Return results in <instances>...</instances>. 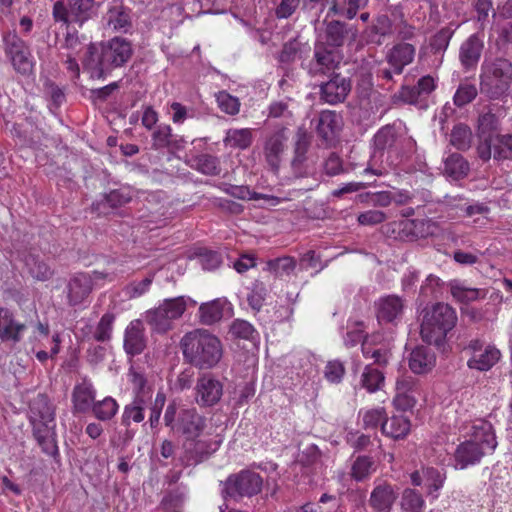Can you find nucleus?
Masks as SVG:
<instances>
[{
  "instance_id": "obj_1",
  "label": "nucleus",
  "mask_w": 512,
  "mask_h": 512,
  "mask_svg": "<svg viewBox=\"0 0 512 512\" xmlns=\"http://www.w3.org/2000/svg\"><path fill=\"white\" fill-rule=\"evenodd\" d=\"M133 52L131 42L122 37H114L99 45L90 44L83 61L84 67L92 78L101 79L114 69L123 67Z\"/></svg>"
},
{
  "instance_id": "obj_2",
  "label": "nucleus",
  "mask_w": 512,
  "mask_h": 512,
  "mask_svg": "<svg viewBox=\"0 0 512 512\" xmlns=\"http://www.w3.org/2000/svg\"><path fill=\"white\" fill-rule=\"evenodd\" d=\"M184 359L199 369H210L222 358L223 347L220 339L205 329L186 333L181 341Z\"/></svg>"
},
{
  "instance_id": "obj_3",
  "label": "nucleus",
  "mask_w": 512,
  "mask_h": 512,
  "mask_svg": "<svg viewBox=\"0 0 512 512\" xmlns=\"http://www.w3.org/2000/svg\"><path fill=\"white\" fill-rule=\"evenodd\" d=\"M29 419L33 435L42 451L50 456L58 454L55 432V407L45 394H38L29 404Z\"/></svg>"
},
{
  "instance_id": "obj_4",
  "label": "nucleus",
  "mask_w": 512,
  "mask_h": 512,
  "mask_svg": "<svg viewBox=\"0 0 512 512\" xmlns=\"http://www.w3.org/2000/svg\"><path fill=\"white\" fill-rule=\"evenodd\" d=\"M512 85V61L503 56L485 58L479 74L480 93L490 100L508 95Z\"/></svg>"
},
{
  "instance_id": "obj_5",
  "label": "nucleus",
  "mask_w": 512,
  "mask_h": 512,
  "mask_svg": "<svg viewBox=\"0 0 512 512\" xmlns=\"http://www.w3.org/2000/svg\"><path fill=\"white\" fill-rule=\"evenodd\" d=\"M497 446L491 423L477 420L472 425L470 439L458 445L454 457L461 469L478 463L485 455V450L494 451Z\"/></svg>"
},
{
  "instance_id": "obj_6",
  "label": "nucleus",
  "mask_w": 512,
  "mask_h": 512,
  "mask_svg": "<svg viewBox=\"0 0 512 512\" xmlns=\"http://www.w3.org/2000/svg\"><path fill=\"white\" fill-rule=\"evenodd\" d=\"M456 322L455 310L448 304L437 303L423 315L421 337L427 344L442 349L448 332L455 327Z\"/></svg>"
},
{
  "instance_id": "obj_7",
  "label": "nucleus",
  "mask_w": 512,
  "mask_h": 512,
  "mask_svg": "<svg viewBox=\"0 0 512 512\" xmlns=\"http://www.w3.org/2000/svg\"><path fill=\"white\" fill-rule=\"evenodd\" d=\"M188 302L196 304L183 296L165 299L158 307L146 311L144 320L154 332L164 334L173 329L174 322L186 311Z\"/></svg>"
},
{
  "instance_id": "obj_8",
  "label": "nucleus",
  "mask_w": 512,
  "mask_h": 512,
  "mask_svg": "<svg viewBox=\"0 0 512 512\" xmlns=\"http://www.w3.org/2000/svg\"><path fill=\"white\" fill-rule=\"evenodd\" d=\"M262 487V477L258 473L246 469L230 475L224 483L222 493L224 497L239 499L257 495L261 492Z\"/></svg>"
},
{
  "instance_id": "obj_9",
  "label": "nucleus",
  "mask_w": 512,
  "mask_h": 512,
  "mask_svg": "<svg viewBox=\"0 0 512 512\" xmlns=\"http://www.w3.org/2000/svg\"><path fill=\"white\" fill-rule=\"evenodd\" d=\"M374 147L377 151L390 150L399 145L412 152L416 149V141L407 136V128L400 120L380 128L374 135Z\"/></svg>"
},
{
  "instance_id": "obj_10",
  "label": "nucleus",
  "mask_w": 512,
  "mask_h": 512,
  "mask_svg": "<svg viewBox=\"0 0 512 512\" xmlns=\"http://www.w3.org/2000/svg\"><path fill=\"white\" fill-rule=\"evenodd\" d=\"M310 145V134L303 126L298 127L294 143V156L291 160L292 173L296 178H307L316 173L314 161L307 156Z\"/></svg>"
},
{
  "instance_id": "obj_11",
  "label": "nucleus",
  "mask_w": 512,
  "mask_h": 512,
  "mask_svg": "<svg viewBox=\"0 0 512 512\" xmlns=\"http://www.w3.org/2000/svg\"><path fill=\"white\" fill-rule=\"evenodd\" d=\"M221 444V440L192 438L185 439L182 444L180 460L185 466H196L206 461L215 453Z\"/></svg>"
},
{
  "instance_id": "obj_12",
  "label": "nucleus",
  "mask_w": 512,
  "mask_h": 512,
  "mask_svg": "<svg viewBox=\"0 0 512 512\" xmlns=\"http://www.w3.org/2000/svg\"><path fill=\"white\" fill-rule=\"evenodd\" d=\"M352 89L350 77L333 72L327 81L319 85V98L324 103L336 105L343 103Z\"/></svg>"
},
{
  "instance_id": "obj_13",
  "label": "nucleus",
  "mask_w": 512,
  "mask_h": 512,
  "mask_svg": "<svg viewBox=\"0 0 512 512\" xmlns=\"http://www.w3.org/2000/svg\"><path fill=\"white\" fill-rule=\"evenodd\" d=\"M340 64L338 53L329 49L324 43L316 44L313 58L307 66V72L311 77L330 75L335 72Z\"/></svg>"
},
{
  "instance_id": "obj_14",
  "label": "nucleus",
  "mask_w": 512,
  "mask_h": 512,
  "mask_svg": "<svg viewBox=\"0 0 512 512\" xmlns=\"http://www.w3.org/2000/svg\"><path fill=\"white\" fill-rule=\"evenodd\" d=\"M206 428V418L195 409L182 410L172 426V430L185 436V439L198 438Z\"/></svg>"
},
{
  "instance_id": "obj_15",
  "label": "nucleus",
  "mask_w": 512,
  "mask_h": 512,
  "mask_svg": "<svg viewBox=\"0 0 512 512\" xmlns=\"http://www.w3.org/2000/svg\"><path fill=\"white\" fill-rule=\"evenodd\" d=\"M195 400L202 407L217 404L223 395L222 383L211 375H204L197 380Z\"/></svg>"
},
{
  "instance_id": "obj_16",
  "label": "nucleus",
  "mask_w": 512,
  "mask_h": 512,
  "mask_svg": "<svg viewBox=\"0 0 512 512\" xmlns=\"http://www.w3.org/2000/svg\"><path fill=\"white\" fill-rule=\"evenodd\" d=\"M341 128L342 118L335 111L324 110L319 114L316 133L325 146L336 143Z\"/></svg>"
},
{
  "instance_id": "obj_17",
  "label": "nucleus",
  "mask_w": 512,
  "mask_h": 512,
  "mask_svg": "<svg viewBox=\"0 0 512 512\" xmlns=\"http://www.w3.org/2000/svg\"><path fill=\"white\" fill-rule=\"evenodd\" d=\"M436 88L435 81L430 75L421 77L414 86H402L398 98L407 104H420Z\"/></svg>"
},
{
  "instance_id": "obj_18",
  "label": "nucleus",
  "mask_w": 512,
  "mask_h": 512,
  "mask_svg": "<svg viewBox=\"0 0 512 512\" xmlns=\"http://www.w3.org/2000/svg\"><path fill=\"white\" fill-rule=\"evenodd\" d=\"M484 49L483 40L477 35L469 36L459 48V60L464 70L476 68Z\"/></svg>"
},
{
  "instance_id": "obj_19",
  "label": "nucleus",
  "mask_w": 512,
  "mask_h": 512,
  "mask_svg": "<svg viewBox=\"0 0 512 512\" xmlns=\"http://www.w3.org/2000/svg\"><path fill=\"white\" fill-rule=\"evenodd\" d=\"M287 141L286 128H281L274 132L266 141L264 154L268 165L274 172L280 168L282 154L285 150Z\"/></svg>"
},
{
  "instance_id": "obj_20",
  "label": "nucleus",
  "mask_w": 512,
  "mask_h": 512,
  "mask_svg": "<svg viewBox=\"0 0 512 512\" xmlns=\"http://www.w3.org/2000/svg\"><path fill=\"white\" fill-rule=\"evenodd\" d=\"M397 497L398 493L394 487L383 482L372 490L369 505L375 512H390Z\"/></svg>"
},
{
  "instance_id": "obj_21",
  "label": "nucleus",
  "mask_w": 512,
  "mask_h": 512,
  "mask_svg": "<svg viewBox=\"0 0 512 512\" xmlns=\"http://www.w3.org/2000/svg\"><path fill=\"white\" fill-rule=\"evenodd\" d=\"M146 347L144 328L141 320L132 321L125 330L124 349L128 355L141 354Z\"/></svg>"
},
{
  "instance_id": "obj_22",
  "label": "nucleus",
  "mask_w": 512,
  "mask_h": 512,
  "mask_svg": "<svg viewBox=\"0 0 512 512\" xmlns=\"http://www.w3.org/2000/svg\"><path fill=\"white\" fill-rule=\"evenodd\" d=\"M67 288L68 302L71 306H75L82 303L88 297L92 291L93 282L88 274L79 273L71 278Z\"/></svg>"
},
{
  "instance_id": "obj_23",
  "label": "nucleus",
  "mask_w": 512,
  "mask_h": 512,
  "mask_svg": "<svg viewBox=\"0 0 512 512\" xmlns=\"http://www.w3.org/2000/svg\"><path fill=\"white\" fill-rule=\"evenodd\" d=\"M416 49L409 43H398L394 45L387 54V61L392 66L395 74L400 75L405 66L412 63Z\"/></svg>"
},
{
  "instance_id": "obj_24",
  "label": "nucleus",
  "mask_w": 512,
  "mask_h": 512,
  "mask_svg": "<svg viewBox=\"0 0 512 512\" xmlns=\"http://www.w3.org/2000/svg\"><path fill=\"white\" fill-rule=\"evenodd\" d=\"M26 328L25 324L18 323L13 313L7 308H0V339L3 342L17 343L21 340V332Z\"/></svg>"
},
{
  "instance_id": "obj_25",
  "label": "nucleus",
  "mask_w": 512,
  "mask_h": 512,
  "mask_svg": "<svg viewBox=\"0 0 512 512\" xmlns=\"http://www.w3.org/2000/svg\"><path fill=\"white\" fill-rule=\"evenodd\" d=\"M349 36L354 39L356 30L349 27L346 23L338 20H332L326 23L325 38L328 46L341 47Z\"/></svg>"
},
{
  "instance_id": "obj_26",
  "label": "nucleus",
  "mask_w": 512,
  "mask_h": 512,
  "mask_svg": "<svg viewBox=\"0 0 512 512\" xmlns=\"http://www.w3.org/2000/svg\"><path fill=\"white\" fill-rule=\"evenodd\" d=\"M436 362V357L431 348L427 346H418L409 357V367L416 374L429 372Z\"/></svg>"
},
{
  "instance_id": "obj_27",
  "label": "nucleus",
  "mask_w": 512,
  "mask_h": 512,
  "mask_svg": "<svg viewBox=\"0 0 512 512\" xmlns=\"http://www.w3.org/2000/svg\"><path fill=\"white\" fill-rule=\"evenodd\" d=\"M377 307V319L380 323L393 322L403 311V301L400 297L390 295L381 298L376 304Z\"/></svg>"
},
{
  "instance_id": "obj_28",
  "label": "nucleus",
  "mask_w": 512,
  "mask_h": 512,
  "mask_svg": "<svg viewBox=\"0 0 512 512\" xmlns=\"http://www.w3.org/2000/svg\"><path fill=\"white\" fill-rule=\"evenodd\" d=\"M226 304L227 300L225 298L202 303L199 307V322L206 326L219 322L223 317V309Z\"/></svg>"
},
{
  "instance_id": "obj_29",
  "label": "nucleus",
  "mask_w": 512,
  "mask_h": 512,
  "mask_svg": "<svg viewBox=\"0 0 512 512\" xmlns=\"http://www.w3.org/2000/svg\"><path fill=\"white\" fill-rule=\"evenodd\" d=\"M470 165L459 153H452L444 160V174L453 180H460L469 174Z\"/></svg>"
},
{
  "instance_id": "obj_30",
  "label": "nucleus",
  "mask_w": 512,
  "mask_h": 512,
  "mask_svg": "<svg viewBox=\"0 0 512 512\" xmlns=\"http://www.w3.org/2000/svg\"><path fill=\"white\" fill-rule=\"evenodd\" d=\"M500 351L495 347L488 346L483 352L474 354L468 360V367L479 371H488L500 359Z\"/></svg>"
},
{
  "instance_id": "obj_31",
  "label": "nucleus",
  "mask_w": 512,
  "mask_h": 512,
  "mask_svg": "<svg viewBox=\"0 0 512 512\" xmlns=\"http://www.w3.org/2000/svg\"><path fill=\"white\" fill-rule=\"evenodd\" d=\"M410 430V422L404 416H393L382 422V432L393 439L405 437Z\"/></svg>"
},
{
  "instance_id": "obj_32",
  "label": "nucleus",
  "mask_w": 512,
  "mask_h": 512,
  "mask_svg": "<svg viewBox=\"0 0 512 512\" xmlns=\"http://www.w3.org/2000/svg\"><path fill=\"white\" fill-rule=\"evenodd\" d=\"M23 261L28 273L36 280L46 281L53 275L51 268L38 255L28 253Z\"/></svg>"
},
{
  "instance_id": "obj_33",
  "label": "nucleus",
  "mask_w": 512,
  "mask_h": 512,
  "mask_svg": "<svg viewBox=\"0 0 512 512\" xmlns=\"http://www.w3.org/2000/svg\"><path fill=\"white\" fill-rule=\"evenodd\" d=\"M473 134L470 127L464 123L454 125L451 130L449 143L459 151H466L472 145Z\"/></svg>"
},
{
  "instance_id": "obj_34",
  "label": "nucleus",
  "mask_w": 512,
  "mask_h": 512,
  "mask_svg": "<svg viewBox=\"0 0 512 512\" xmlns=\"http://www.w3.org/2000/svg\"><path fill=\"white\" fill-rule=\"evenodd\" d=\"M145 400L142 395H136L134 400L124 407L122 424L129 426L131 422L140 423L144 419Z\"/></svg>"
},
{
  "instance_id": "obj_35",
  "label": "nucleus",
  "mask_w": 512,
  "mask_h": 512,
  "mask_svg": "<svg viewBox=\"0 0 512 512\" xmlns=\"http://www.w3.org/2000/svg\"><path fill=\"white\" fill-rule=\"evenodd\" d=\"M224 143L231 148L246 149L252 143V132L248 128L229 129L224 138Z\"/></svg>"
},
{
  "instance_id": "obj_36",
  "label": "nucleus",
  "mask_w": 512,
  "mask_h": 512,
  "mask_svg": "<svg viewBox=\"0 0 512 512\" xmlns=\"http://www.w3.org/2000/svg\"><path fill=\"white\" fill-rule=\"evenodd\" d=\"M105 20L108 27L115 31H126L131 25L129 15L123 10L121 6L110 8L106 13Z\"/></svg>"
},
{
  "instance_id": "obj_37",
  "label": "nucleus",
  "mask_w": 512,
  "mask_h": 512,
  "mask_svg": "<svg viewBox=\"0 0 512 512\" xmlns=\"http://www.w3.org/2000/svg\"><path fill=\"white\" fill-rule=\"evenodd\" d=\"M117 410L118 404L111 397H106L101 401H97L92 406V411L95 417L101 421H107L113 418L117 413Z\"/></svg>"
},
{
  "instance_id": "obj_38",
  "label": "nucleus",
  "mask_w": 512,
  "mask_h": 512,
  "mask_svg": "<svg viewBox=\"0 0 512 512\" xmlns=\"http://www.w3.org/2000/svg\"><path fill=\"white\" fill-rule=\"evenodd\" d=\"M193 166L205 175H218L221 171L219 159L210 154H201L195 157Z\"/></svg>"
},
{
  "instance_id": "obj_39",
  "label": "nucleus",
  "mask_w": 512,
  "mask_h": 512,
  "mask_svg": "<svg viewBox=\"0 0 512 512\" xmlns=\"http://www.w3.org/2000/svg\"><path fill=\"white\" fill-rule=\"evenodd\" d=\"M401 507L405 512H422L424 499L416 490L407 488L402 493Z\"/></svg>"
},
{
  "instance_id": "obj_40",
  "label": "nucleus",
  "mask_w": 512,
  "mask_h": 512,
  "mask_svg": "<svg viewBox=\"0 0 512 512\" xmlns=\"http://www.w3.org/2000/svg\"><path fill=\"white\" fill-rule=\"evenodd\" d=\"M229 333L234 339L254 340L257 331L251 323L242 319H235L229 328Z\"/></svg>"
},
{
  "instance_id": "obj_41",
  "label": "nucleus",
  "mask_w": 512,
  "mask_h": 512,
  "mask_svg": "<svg viewBox=\"0 0 512 512\" xmlns=\"http://www.w3.org/2000/svg\"><path fill=\"white\" fill-rule=\"evenodd\" d=\"M493 158L495 160H512V134H497Z\"/></svg>"
},
{
  "instance_id": "obj_42",
  "label": "nucleus",
  "mask_w": 512,
  "mask_h": 512,
  "mask_svg": "<svg viewBox=\"0 0 512 512\" xmlns=\"http://www.w3.org/2000/svg\"><path fill=\"white\" fill-rule=\"evenodd\" d=\"M383 381L384 375L381 371L369 365L365 367L361 383L368 392L373 393L379 390Z\"/></svg>"
},
{
  "instance_id": "obj_43",
  "label": "nucleus",
  "mask_w": 512,
  "mask_h": 512,
  "mask_svg": "<svg viewBox=\"0 0 512 512\" xmlns=\"http://www.w3.org/2000/svg\"><path fill=\"white\" fill-rule=\"evenodd\" d=\"M296 267V261L293 257L284 256L267 262V271L273 273L275 276L282 274H290Z\"/></svg>"
},
{
  "instance_id": "obj_44",
  "label": "nucleus",
  "mask_w": 512,
  "mask_h": 512,
  "mask_svg": "<svg viewBox=\"0 0 512 512\" xmlns=\"http://www.w3.org/2000/svg\"><path fill=\"white\" fill-rule=\"evenodd\" d=\"M478 90L474 84L462 83L457 88L453 97L454 104L457 107H464L471 103L477 96Z\"/></svg>"
},
{
  "instance_id": "obj_45",
  "label": "nucleus",
  "mask_w": 512,
  "mask_h": 512,
  "mask_svg": "<svg viewBox=\"0 0 512 512\" xmlns=\"http://www.w3.org/2000/svg\"><path fill=\"white\" fill-rule=\"evenodd\" d=\"M94 400L93 392L84 386H77L73 392L74 408L78 412L87 411Z\"/></svg>"
},
{
  "instance_id": "obj_46",
  "label": "nucleus",
  "mask_w": 512,
  "mask_h": 512,
  "mask_svg": "<svg viewBox=\"0 0 512 512\" xmlns=\"http://www.w3.org/2000/svg\"><path fill=\"white\" fill-rule=\"evenodd\" d=\"M114 320L115 316L111 313H106L101 317L93 334L97 342H107L111 339Z\"/></svg>"
},
{
  "instance_id": "obj_47",
  "label": "nucleus",
  "mask_w": 512,
  "mask_h": 512,
  "mask_svg": "<svg viewBox=\"0 0 512 512\" xmlns=\"http://www.w3.org/2000/svg\"><path fill=\"white\" fill-rule=\"evenodd\" d=\"M373 465L374 462L370 457L359 456L352 465L351 476L357 481H362L369 476Z\"/></svg>"
},
{
  "instance_id": "obj_48",
  "label": "nucleus",
  "mask_w": 512,
  "mask_h": 512,
  "mask_svg": "<svg viewBox=\"0 0 512 512\" xmlns=\"http://www.w3.org/2000/svg\"><path fill=\"white\" fill-rule=\"evenodd\" d=\"M216 100L220 109L230 115H235L239 112L240 102L238 98L233 97L226 91H220L216 94Z\"/></svg>"
},
{
  "instance_id": "obj_49",
  "label": "nucleus",
  "mask_w": 512,
  "mask_h": 512,
  "mask_svg": "<svg viewBox=\"0 0 512 512\" xmlns=\"http://www.w3.org/2000/svg\"><path fill=\"white\" fill-rule=\"evenodd\" d=\"M15 70L21 74H29L33 69L29 48L20 51L10 58Z\"/></svg>"
},
{
  "instance_id": "obj_50",
  "label": "nucleus",
  "mask_w": 512,
  "mask_h": 512,
  "mask_svg": "<svg viewBox=\"0 0 512 512\" xmlns=\"http://www.w3.org/2000/svg\"><path fill=\"white\" fill-rule=\"evenodd\" d=\"M496 142V136L492 133L487 135H480V142L477 146L478 157L483 161L491 159L494 153V146Z\"/></svg>"
},
{
  "instance_id": "obj_51",
  "label": "nucleus",
  "mask_w": 512,
  "mask_h": 512,
  "mask_svg": "<svg viewBox=\"0 0 512 512\" xmlns=\"http://www.w3.org/2000/svg\"><path fill=\"white\" fill-rule=\"evenodd\" d=\"M152 146L155 149L169 147L172 144V134L170 126H159L152 134Z\"/></svg>"
},
{
  "instance_id": "obj_52",
  "label": "nucleus",
  "mask_w": 512,
  "mask_h": 512,
  "mask_svg": "<svg viewBox=\"0 0 512 512\" xmlns=\"http://www.w3.org/2000/svg\"><path fill=\"white\" fill-rule=\"evenodd\" d=\"M344 374V364L339 360L329 361L324 370L325 378L331 383H340Z\"/></svg>"
},
{
  "instance_id": "obj_53",
  "label": "nucleus",
  "mask_w": 512,
  "mask_h": 512,
  "mask_svg": "<svg viewBox=\"0 0 512 512\" xmlns=\"http://www.w3.org/2000/svg\"><path fill=\"white\" fill-rule=\"evenodd\" d=\"M5 52L11 58L27 48L25 42L14 32H8L4 36Z\"/></svg>"
},
{
  "instance_id": "obj_54",
  "label": "nucleus",
  "mask_w": 512,
  "mask_h": 512,
  "mask_svg": "<svg viewBox=\"0 0 512 512\" xmlns=\"http://www.w3.org/2000/svg\"><path fill=\"white\" fill-rule=\"evenodd\" d=\"M182 504V495L177 493H169L165 495L161 500L159 509L161 510V512H182Z\"/></svg>"
},
{
  "instance_id": "obj_55",
  "label": "nucleus",
  "mask_w": 512,
  "mask_h": 512,
  "mask_svg": "<svg viewBox=\"0 0 512 512\" xmlns=\"http://www.w3.org/2000/svg\"><path fill=\"white\" fill-rule=\"evenodd\" d=\"M131 200L129 192L123 189H115L105 194L104 201L111 208H116L128 203Z\"/></svg>"
},
{
  "instance_id": "obj_56",
  "label": "nucleus",
  "mask_w": 512,
  "mask_h": 512,
  "mask_svg": "<svg viewBox=\"0 0 512 512\" xmlns=\"http://www.w3.org/2000/svg\"><path fill=\"white\" fill-rule=\"evenodd\" d=\"M453 32L448 28L438 31L431 40V47L435 52L444 51L450 42Z\"/></svg>"
},
{
  "instance_id": "obj_57",
  "label": "nucleus",
  "mask_w": 512,
  "mask_h": 512,
  "mask_svg": "<svg viewBox=\"0 0 512 512\" xmlns=\"http://www.w3.org/2000/svg\"><path fill=\"white\" fill-rule=\"evenodd\" d=\"M71 12L79 17V21L82 22L87 18L88 12L93 7V0H69Z\"/></svg>"
},
{
  "instance_id": "obj_58",
  "label": "nucleus",
  "mask_w": 512,
  "mask_h": 512,
  "mask_svg": "<svg viewBox=\"0 0 512 512\" xmlns=\"http://www.w3.org/2000/svg\"><path fill=\"white\" fill-rule=\"evenodd\" d=\"M154 275H148L139 282H133L127 286V293L131 298H136L143 295L150 287L153 282Z\"/></svg>"
},
{
  "instance_id": "obj_59",
  "label": "nucleus",
  "mask_w": 512,
  "mask_h": 512,
  "mask_svg": "<svg viewBox=\"0 0 512 512\" xmlns=\"http://www.w3.org/2000/svg\"><path fill=\"white\" fill-rule=\"evenodd\" d=\"M298 52L299 43L296 40H291L283 45L278 59L281 63H291L296 59Z\"/></svg>"
},
{
  "instance_id": "obj_60",
  "label": "nucleus",
  "mask_w": 512,
  "mask_h": 512,
  "mask_svg": "<svg viewBox=\"0 0 512 512\" xmlns=\"http://www.w3.org/2000/svg\"><path fill=\"white\" fill-rule=\"evenodd\" d=\"M324 170L329 176L338 175L343 171V162L335 152H331L325 160Z\"/></svg>"
},
{
  "instance_id": "obj_61",
  "label": "nucleus",
  "mask_w": 512,
  "mask_h": 512,
  "mask_svg": "<svg viewBox=\"0 0 512 512\" xmlns=\"http://www.w3.org/2000/svg\"><path fill=\"white\" fill-rule=\"evenodd\" d=\"M427 478L428 493L433 494L438 491L443 485V476L434 468H427L425 471Z\"/></svg>"
},
{
  "instance_id": "obj_62",
  "label": "nucleus",
  "mask_w": 512,
  "mask_h": 512,
  "mask_svg": "<svg viewBox=\"0 0 512 512\" xmlns=\"http://www.w3.org/2000/svg\"><path fill=\"white\" fill-rule=\"evenodd\" d=\"M386 218L384 212L380 210H369L359 214L358 222L362 225H376L382 223Z\"/></svg>"
},
{
  "instance_id": "obj_63",
  "label": "nucleus",
  "mask_w": 512,
  "mask_h": 512,
  "mask_svg": "<svg viewBox=\"0 0 512 512\" xmlns=\"http://www.w3.org/2000/svg\"><path fill=\"white\" fill-rule=\"evenodd\" d=\"M385 412L383 409L369 410L364 414L363 423L366 428H376L385 420Z\"/></svg>"
},
{
  "instance_id": "obj_64",
  "label": "nucleus",
  "mask_w": 512,
  "mask_h": 512,
  "mask_svg": "<svg viewBox=\"0 0 512 512\" xmlns=\"http://www.w3.org/2000/svg\"><path fill=\"white\" fill-rule=\"evenodd\" d=\"M372 31L380 36H386L392 31V22L386 14L377 16L372 25Z\"/></svg>"
}]
</instances>
